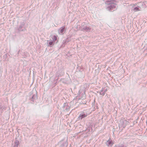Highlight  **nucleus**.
Here are the masks:
<instances>
[{
	"mask_svg": "<svg viewBox=\"0 0 147 147\" xmlns=\"http://www.w3.org/2000/svg\"><path fill=\"white\" fill-rule=\"evenodd\" d=\"M19 144V141L18 140H16V142L15 143V145L14 146V147H18Z\"/></svg>",
	"mask_w": 147,
	"mask_h": 147,
	"instance_id": "dca6fc26",
	"label": "nucleus"
},
{
	"mask_svg": "<svg viewBox=\"0 0 147 147\" xmlns=\"http://www.w3.org/2000/svg\"><path fill=\"white\" fill-rule=\"evenodd\" d=\"M57 36L55 35H54L52 37H51V38H52L53 42H54L56 41L57 40Z\"/></svg>",
	"mask_w": 147,
	"mask_h": 147,
	"instance_id": "f8f14e48",
	"label": "nucleus"
},
{
	"mask_svg": "<svg viewBox=\"0 0 147 147\" xmlns=\"http://www.w3.org/2000/svg\"><path fill=\"white\" fill-rule=\"evenodd\" d=\"M106 4L108 5L107 9L110 11H113L116 8V4L112 2V0H103Z\"/></svg>",
	"mask_w": 147,
	"mask_h": 147,
	"instance_id": "f257e3e1",
	"label": "nucleus"
},
{
	"mask_svg": "<svg viewBox=\"0 0 147 147\" xmlns=\"http://www.w3.org/2000/svg\"><path fill=\"white\" fill-rule=\"evenodd\" d=\"M58 71L59 72L60 74L61 75V76H63L64 74V71L63 69H61L59 70Z\"/></svg>",
	"mask_w": 147,
	"mask_h": 147,
	"instance_id": "9b49d317",
	"label": "nucleus"
},
{
	"mask_svg": "<svg viewBox=\"0 0 147 147\" xmlns=\"http://www.w3.org/2000/svg\"><path fill=\"white\" fill-rule=\"evenodd\" d=\"M106 91V90H105V92H105Z\"/></svg>",
	"mask_w": 147,
	"mask_h": 147,
	"instance_id": "b1692460",
	"label": "nucleus"
},
{
	"mask_svg": "<svg viewBox=\"0 0 147 147\" xmlns=\"http://www.w3.org/2000/svg\"><path fill=\"white\" fill-rule=\"evenodd\" d=\"M133 10L134 12H136L140 10L139 8V7H136L134 8Z\"/></svg>",
	"mask_w": 147,
	"mask_h": 147,
	"instance_id": "f3484780",
	"label": "nucleus"
},
{
	"mask_svg": "<svg viewBox=\"0 0 147 147\" xmlns=\"http://www.w3.org/2000/svg\"><path fill=\"white\" fill-rule=\"evenodd\" d=\"M87 116V114L84 112H82L81 113L79 116L78 117V119L79 120H81L82 118L86 117Z\"/></svg>",
	"mask_w": 147,
	"mask_h": 147,
	"instance_id": "20e7f679",
	"label": "nucleus"
},
{
	"mask_svg": "<svg viewBox=\"0 0 147 147\" xmlns=\"http://www.w3.org/2000/svg\"><path fill=\"white\" fill-rule=\"evenodd\" d=\"M37 98V94H33L32 96L30 98V100L33 102H34L35 100Z\"/></svg>",
	"mask_w": 147,
	"mask_h": 147,
	"instance_id": "1a4fd4ad",
	"label": "nucleus"
},
{
	"mask_svg": "<svg viewBox=\"0 0 147 147\" xmlns=\"http://www.w3.org/2000/svg\"><path fill=\"white\" fill-rule=\"evenodd\" d=\"M25 25V23L24 22H21L20 25L19 26L18 28V30L19 31H25V29H22V28H23Z\"/></svg>",
	"mask_w": 147,
	"mask_h": 147,
	"instance_id": "7ed1b4c3",
	"label": "nucleus"
},
{
	"mask_svg": "<svg viewBox=\"0 0 147 147\" xmlns=\"http://www.w3.org/2000/svg\"><path fill=\"white\" fill-rule=\"evenodd\" d=\"M115 147H126L123 144H116Z\"/></svg>",
	"mask_w": 147,
	"mask_h": 147,
	"instance_id": "4468645a",
	"label": "nucleus"
},
{
	"mask_svg": "<svg viewBox=\"0 0 147 147\" xmlns=\"http://www.w3.org/2000/svg\"><path fill=\"white\" fill-rule=\"evenodd\" d=\"M3 107L1 106V105L0 104V111L2 109V110H3Z\"/></svg>",
	"mask_w": 147,
	"mask_h": 147,
	"instance_id": "4be33fe9",
	"label": "nucleus"
},
{
	"mask_svg": "<svg viewBox=\"0 0 147 147\" xmlns=\"http://www.w3.org/2000/svg\"><path fill=\"white\" fill-rule=\"evenodd\" d=\"M97 93H99L100 95H101L102 96L104 95L105 94V92H103L102 90H101L100 92H98Z\"/></svg>",
	"mask_w": 147,
	"mask_h": 147,
	"instance_id": "a211bd4d",
	"label": "nucleus"
},
{
	"mask_svg": "<svg viewBox=\"0 0 147 147\" xmlns=\"http://www.w3.org/2000/svg\"><path fill=\"white\" fill-rule=\"evenodd\" d=\"M20 52V50H19L18 52V54H19Z\"/></svg>",
	"mask_w": 147,
	"mask_h": 147,
	"instance_id": "5701e85b",
	"label": "nucleus"
},
{
	"mask_svg": "<svg viewBox=\"0 0 147 147\" xmlns=\"http://www.w3.org/2000/svg\"><path fill=\"white\" fill-rule=\"evenodd\" d=\"M65 29V27H62L60 30L59 32L61 34H63V32L64 31V30Z\"/></svg>",
	"mask_w": 147,
	"mask_h": 147,
	"instance_id": "ddd939ff",
	"label": "nucleus"
},
{
	"mask_svg": "<svg viewBox=\"0 0 147 147\" xmlns=\"http://www.w3.org/2000/svg\"><path fill=\"white\" fill-rule=\"evenodd\" d=\"M69 41L67 39H66V40H65V41H63V44L61 45L60 47V48L61 47H64L65 46V44L66 42H69Z\"/></svg>",
	"mask_w": 147,
	"mask_h": 147,
	"instance_id": "9d476101",
	"label": "nucleus"
},
{
	"mask_svg": "<svg viewBox=\"0 0 147 147\" xmlns=\"http://www.w3.org/2000/svg\"><path fill=\"white\" fill-rule=\"evenodd\" d=\"M113 144L114 143L113 142V141L111 140L110 139H109L105 143V144L108 146L111 147L113 146Z\"/></svg>",
	"mask_w": 147,
	"mask_h": 147,
	"instance_id": "39448f33",
	"label": "nucleus"
},
{
	"mask_svg": "<svg viewBox=\"0 0 147 147\" xmlns=\"http://www.w3.org/2000/svg\"><path fill=\"white\" fill-rule=\"evenodd\" d=\"M85 24V22H83L82 23L81 25V26L82 27H83L84 25Z\"/></svg>",
	"mask_w": 147,
	"mask_h": 147,
	"instance_id": "aec40b11",
	"label": "nucleus"
},
{
	"mask_svg": "<svg viewBox=\"0 0 147 147\" xmlns=\"http://www.w3.org/2000/svg\"><path fill=\"white\" fill-rule=\"evenodd\" d=\"M56 76L58 78L60 76H61L59 72L58 71L56 74Z\"/></svg>",
	"mask_w": 147,
	"mask_h": 147,
	"instance_id": "6ab92c4d",
	"label": "nucleus"
},
{
	"mask_svg": "<svg viewBox=\"0 0 147 147\" xmlns=\"http://www.w3.org/2000/svg\"><path fill=\"white\" fill-rule=\"evenodd\" d=\"M63 108L66 111H68L69 110L70 108V107L68 105V104L66 102L64 103Z\"/></svg>",
	"mask_w": 147,
	"mask_h": 147,
	"instance_id": "423d86ee",
	"label": "nucleus"
},
{
	"mask_svg": "<svg viewBox=\"0 0 147 147\" xmlns=\"http://www.w3.org/2000/svg\"><path fill=\"white\" fill-rule=\"evenodd\" d=\"M84 94H83V97H82V98L84 99V98H85L86 96V95H85V91H84Z\"/></svg>",
	"mask_w": 147,
	"mask_h": 147,
	"instance_id": "412c9836",
	"label": "nucleus"
},
{
	"mask_svg": "<svg viewBox=\"0 0 147 147\" xmlns=\"http://www.w3.org/2000/svg\"><path fill=\"white\" fill-rule=\"evenodd\" d=\"M68 145V143L67 141H66L65 142L62 144L60 145V147H63L64 146H67Z\"/></svg>",
	"mask_w": 147,
	"mask_h": 147,
	"instance_id": "2eb2a0df",
	"label": "nucleus"
},
{
	"mask_svg": "<svg viewBox=\"0 0 147 147\" xmlns=\"http://www.w3.org/2000/svg\"><path fill=\"white\" fill-rule=\"evenodd\" d=\"M82 30L86 32H90L91 30V28L86 26H84L83 27H82Z\"/></svg>",
	"mask_w": 147,
	"mask_h": 147,
	"instance_id": "0eeeda50",
	"label": "nucleus"
},
{
	"mask_svg": "<svg viewBox=\"0 0 147 147\" xmlns=\"http://www.w3.org/2000/svg\"><path fill=\"white\" fill-rule=\"evenodd\" d=\"M47 46H50V47H51L54 45V42L53 41L49 42V40H47Z\"/></svg>",
	"mask_w": 147,
	"mask_h": 147,
	"instance_id": "6e6552de",
	"label": "nucleus"
},
{
	"mask_svg": "<svg viewBox=\"0 0 147 147\" xmlns=\"http://www.w3.org/2000/svg\"><path fill=\"white\" fill-rule=\"evenodd\" d=\"M80 94H81V93H80Z\"/></svg>",
	"mask_w": 147,
	"mask_h": 147,
	"instance_id": "393cba45",
	"label": "nucleus"
},
{
	"mask_svg": "<svg viewBox=\"0 0 147 147\" xmlns=\"http://www.w3.org/2000/svg\"><path fill=\"white\" fill-rule=\"evenodd\" d=\"M128 123V121L126 120L123 119H121L119 121V127H122L124 128Z\"/></svg>",
	"mask_w": 147,
	"mask_h": 147,
	"instance_id": "f03ea898",
	"label": "nucleus"
}]
</instances>
